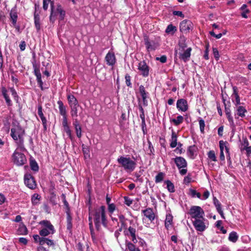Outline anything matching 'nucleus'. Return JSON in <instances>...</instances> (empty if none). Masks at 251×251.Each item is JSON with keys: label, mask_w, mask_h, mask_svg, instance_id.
Returning a JSON list of instances; mask_svg holds the SVG:
<instances>
[{"label": "nucleus", "mask_w": 251, "mask_h": 251, "mask_svg": "<svg viewBox=\"0 0 251 251\" xmlns=\"http://www.w3.org/2000/svg\"><path fill=\"white\" fill-rule=\"evenodd\" d=\"M177 30L176 27L173 25L172 24H170L167 27L165 32L167 34L173 35Z\"/></svg>", "instance_id": "obj_32"}, {"label": "nucleus", "mask_w": 251, "mask_h": 251, "mask_svg": "<svg viewBox=\"0 0 251 251\" xmlns=\"http://www.w3.org/2000/svg\"><path fill=\"white\" fill-rule=\"evenodd\" d=\"M176 108L179 111H187L188 109L187 101L184 99H178L176 102Z\"/></svg>", "instance_id": "obj_14"}, {"label": "nucleus", "mask_w": 251, "mask_h": 251, "mask_svg": "<svg viewBox=\"0 0 251 251\" xmlns=\"http://www.w3.org/2000/svg\"><path fill=\"white\" fill-rule=\"evenodd\" d=\"M128 231L129 232V234H127V235L128 236L130 235L131 237V240L133 243H136L137 242V240L136 236V229L132 226H129L128 228Z\"/></svg>", "instance_id": "obj_24"}, {"label": "nucleus", "mask_w": 251, "mask_h": 251, "mask_svg": "<svg viewBox=\"0 0 251 251\" xmlns=\"http://www.w3.org/2000/svg\"><path fill=\"white\" fill-rule=\"evenodd\" d=\"M89 226L90 233H92L93 234L94 230L93 226L92 217L90 216L89 217Z\"/></svg>", "instance_id": "obj_54"}, {"label": "nucleus", "mask_w": 251, "mask_h": 251, "mask_svg": "<svg viewBox=\"0 0 251 251\" xmlns=\"http://www.w3.org/2000/svg\"><path fill=\"white\" fill-rule=\"evenodd\" d=\"M142 213L144 216L143 218V221H145L146 219H147L151 223H152L155 219V214L151 208H147L145 210H142Z\"/></svg>", "instance_id": "obj_12"}, {"label": "nucleus", "mask_w": 251, "mask_h": 251, "mask_svg": "<svg viewBox=\"0 0 251 251\" xmlns=\"http://www.w3.org/2000/svg\"><path fill=\"white\" fill-rule=\"evenodd\" d=\"M34 24L36 29L38 31L40 29V17L38 14H34Z\"/></svg>", "instance_id": "obj_37"}, {"label": "nucleus", "mask_w": 251, "mask_h": 251, "mask_svg": "<svg viewBox=\"0 0 251 251\" xmlns=\"http://www.w3.org/2000/svg\"><path fill=\"white\" fill-rule=\"evenodd\" d=\"M177 135L176 133L173 130L171 134V138L170 139V147L171 148H174L176 147L177 145Z\"/></svg>", "instance_id": "obj_20"}, {"label": "nucleus", "mask_w": 251, "mask_h": 251, "mask_svg": "<svg viewBox=\"0 0 251 251\" xmlns=\"http://www.w3.org/2000/svg\"><path fill=\"white\" fill-rule=\"evenodd\" d=\"M25 183L27 187L31 189H34L36 186L35 181L33 176L30 174L25 175Z\"/></svg>", "instance_id": "obj_13"}, {"label": "nucleus", "mask_w": 251, "mask_h": 251, "mask_svg": "<svg viewBox=\"0 0 251 251\" xmlns=\"http://www.w3.org/2000/svg\"><path fill=\"white\" fill-rule=\"evenodd\" d=\"M105 60L108 65L114 66L116 62L114 53L113 51H109L105 57Z\"/></svg>", "instance_id": "obj_15"}, {"label": "nucleus", "mask_w": 251, "mask_h": 251, "mask_svg": "<svg viewBox=\"0 0 251 251\" xmlns=\"http://www.w3.org/2000/svg\"><path fill=\"white\" fill-rule=\"evenodd\" d=\"M119 218L120 220V222L121 223L122 225L124 226L125 224V222L126 221V219L125 218V216L123 215H120L119 216Z\"/></svg>", "instance_id": "obj_60"}, {"label": "nucleus", "mask_w": 251, "mask_h": 251, "mask_svg": "<svg viewBox=\"0 0 251 251\" xmlns=\"http://www.w3.org/2000/svg\"><path fill=\"white\" fill-rule=\"evenodd\" d=\"M213 53L215 59L217 60H218L220 57V55L217 48H213Z\"/></svg>", "instance_id": "obj_51"}, {"label": "nucleus", "mask_w": 251, "mask_h": 251, "mask_svg": "<svg viewBox=\"0 0 251 251\" xmlns=\"http://www.w3.org/2000/svg\"><path fill=\"white\" fill-rule=\"evenodd\" d=\"M63 127V130L66 133L68 136L71 139L72 135H71V131L70 128L69 126Z\"/></svg>", "instance_id": "obj_48"}, {"label": "nucleus", "mask_w": 251, "mask_h": 251, "mask_svg": "<svg viewBox=\"0 0 251 251\" xmlns=\"http://www.w3.org/2000/svg\"><path fill=\"white\" fill-rule=\"evenodd\" d=\"M41 196L35 193L34 194L31 199V202L32 205H36L40 203V201L41 200Z\"/></svg>", "instance_id": "obj_31"}, {"label": "nucleus", "mask_w": 251, "mask_h": 251, "mask_svg": "<svg viewBox=\"0 0 251 251\" xmlns=\"http://www.w3.org/2000/svg\"><path fill=\"white\" fill-rule=\"evenodd\" d=\"M208 46H209L208 44L205 46V50L204 51V55H203V57L206 60H208L209 59V56H208V52H209Z\"/></svg>", "instance_id": "obj_53"}, {"label": "nucleus", "mask_w": 251, "mask_h": 251, "mask_svg": "<svg viewBox=\"0 0 251 251\" xmlns=\"http://www.w3.org/2000/svg\"><path fill=\"white\" fill-rule=\"evenodd\" d=\"M38 114L42 121V124L44 126V130H46L47 121L43 114V113L42 112V107L41 106H39L38 107Z\"/></svg>", "instance_id": "obj_19"}, {"label": "nucleus", "mask_w": 251, "mask_h": 251, "mask_svg": "<svg viewBox=\"0 0 251 251\" xmlns=\"http://www.w3.org/2000/svg\"><path fill=\"white\" fill-rule=\"evenodd\" d=\"M117 161L127 172H132L136 166V162L131 160L129 157L121 156L117 159Z\"/></svg>", "instance_id": "obj_4"}, {"label": "nucleus", "mask_w": 251, "mask_h": 251, "mask_svg": "<svg viewBox=\"0 0 251 251\" xmlns=\"http://www.w3.org/2000/svg\"><path fill=\"white\" fill-rule=\"evenodd\" d=\"M193 27V24L190 21L184 20L180 23L179 30L181 32L186 33L192 30Z\"/></svg>", "instance_id": "obj_10"}, {"label": "nucleus", "mask_w": 251, "mask_h": 251, "mask_svg": "<svg viewBox=\"0 0 251 251\" xmlns=\"http://www.w3.org/2000/svg\"><path fill=\"white\" fill-rule=\"evenodd\" d=\"M227 144V143L226 142H224L222 140L220 141L219 142V146H220V151H223L225 149V147Z\"/></svg>", "instance_id": "obj_50"}, {"label": "nucleus", "mask_w": 251, "mask_h": 251, "mask_svg": "<svg viewBox=\"0 0 251 251\" xmlns=\"http://www.w3.org/2000/svg\"><path fill=\"white\" fill-rule=\"evenodd\" d=\"M188 214L190 216L192 222L203 219L205 214L203 209L199 206H192L190 207Z\"/></svg>", "instance_id": "obj_6"}, {"label": "nucleus", "mask_w": 251, "mask_h": 251, "mask_svg": "<svg viewBox=\"0 0 251 251\" xmlns=\"http://www.w3.org/2000/svg\"><path fill=\"white\" fill-rule=\"evenodd\" d=\"M199 125H200V128L201 132V133H203L204 130V127H205L204 121L203 119H202L201 118L199 120Z\"/></svg>", "instance_id": "obj_46"}, {"label": "nucleus", "mask_w": 251, "mask_h": 251, "mask_svg": "<svg viewBox=\"0 0 251 251\" xmlns=\"http://www.w3.org/2000/svg\"><path fill=\"white\" fill-rule=\"evenodd\" d=\"M207 155L208 158L211 159L212 161H216L217 158L215 155V151H210L208 153Z\"/></svg>", "instance_id": "obj_44"}, {"label": "nucleus", "mask_w": 251, "mask_h": 251, "mask_svg": "<svg viewBox=\"0 0 251 251\" xmlns=\"http://www.w3.org/2000/svg\"><path fill=\"white\" fill-rule=\"evenodd\" d=\"M244 150L246 151L247 155L248 156H251V147L249 146L247 148H245Z\"/></svg>", "instance_id": "obj_64"}, {"label": "nucleus", "mask_w": 251, "mask_h": 251, "mask_svg": "<svg viewBox=\"0 0 251 251\" xmlns=\"http://www.w3.org/2000/svg\"><path fill=\"white\" fill-rule=\"evenodd\" d=\"M173 14L174 15L180 17L181 18H184V14L182 13V12L181 11H173Z\"/></svg>", "instance_id": "obj_56"}, {"label": "nucleus", "mask_w": 251, "mask_h": 251, "mask_svg": "<svg viewBox=\"0 0 251 251\" xmlns=\"http://www.w3.org/2000/svg\"><path fill=\"white\" fill-rule=\"evenodd\" d=\"M125 79H126V85L127 86L131 87V83L130 82L131 77L130 76V75L128 74L126 75Z\"/></svg>", "instance_id": "obj_47"}, {"label": "nucleus", "mask_w": 251, "mask_h": 251, "mask_svg": "<svg viewBox=\"0 0 251 251\" xmlns=\"http://www.w3.org/2000/svg\"><path fill=\"white\" fill-rule=\"evenodd\" d=\"M14 163L18 166H22L26 162V159L24 154L19 152L16 150L13 154Z\"/></svg>", "instance_id": "obj_9"}, {"label": "nucleus", "mask_w": 251, "mask_h": 251, "mask_svg": "<svg viewBox=\"0 0 251 251\" xmlns=\"http://www.w3.org/2000/svg\"><path fill=\"white\" fill-rule=\"evenodd\" d=\"M213 203L215 206L217 211L222 209L221 204L219 200L215 197L213 198Z\"/></svg>", "instance_id": "obj_41"}, {"label": "nucleus", "mask_w": 251, "mask_h": 251, "mask_svg": "<svg viewBox=\"0 0 251 251\" xmlns=\"http://www.w3.org/2000/svg\"><path fill=\"white\" fill-rule=\"evenodd\" d=\"M210 193L208 190H205L203 194V197H201V200H206L209 197Z\"/></svg>", "instance_id": "obj_58"}, {"label": "nucleus", "mask_w": 251, "mask_h": 251, "mask_svg": "<svg viewBox=\"0 0 251 251\" xmlns=\"http://www.w3.org/2000/svg\"><path fill=\"white\" fill-rule=\"evenodd\" d=\"M43 8L44 10H47L48 8L49 4L50 3L51 7V13L50 17V21L53 22L55 19L53 18V8H54V3L53 2L51 1V0H43Z\"/></svg>", "instance_id": "obj_16"}, {"label": "nucleus", "mask_w": 251, "mask_h": 251, "mask_svg": "<svg viewBox=\"0 0 251 251\" xmlns=\"http://www.w3.org/2000/svg\"><path fill=\"white\" fill-rule=\"evenodd\" d=\"M192 51L191 47H187L186 38L181 36L178 43V48L175 49V55H178L180 59L186 62L189 60Z\"/></svg>", "instance_id": "obj_1"}, {"label": "nucleus", "mask_w": 251, "mask_h": 251, "mask_svg": "<svg viewBox=\"0 0 251 251\" xmlns=\"http://www.w3.org/2000/svg\"><path fill=\"white\" fill-rule=\"evenodd\" d=\"M46 244L49 246H54V245L53 240L49 239L47 238H46Z\"/></svg>", "instance_id": "obj_61"}, {"label": "nucleus", "mask_w": 251, "mask_h": 251, "mask_svg": "<svg viewBox=\"0 0 251 251\" xmlns=\"http://www.w3.org/2000/svg\"><path fill=\"white\" fill-rule=\"evenodd\" d=\"M194 227L198 232H202L208 227V222L204 217L192 222Z\"/></svg>", "instance_id": "obj_7"}, {"label": "nucleus", "mask_w": 251, "mask_h": 251, "mask_svg": "<svg viewBox=\"0 0 251 251\" xmlns=\"http://www.w3.org/2000/svg\"><path fill=\"white\" fill-rule=\"evenodd\" d=\"M196 151L197 147L195 146H191L188 149L187 153L190 157H193Z\"/></svg>", "instance_id": "obj_35"}, {"label": "nucleus", "mask_w": 251, "mask_h": 251, "mask_svg": "<svg viewBox=\"0 0 251 251\" xmlns=\"http://www.w3.org/2000/svg\"><path fill=\"white\" fill-rule=\"evenodd\" d=\"M30 167L32 170L34 171H37L39 170V167L37 163V162L34 161L32 160L30 161Z\"/></svg>", "instance_id": "obj_45"}, {"label": "nucleus", "mask_w": 251, "mask_h": 251, "mask_svg": "<svg viewBox=\"0 0 251 251\" xmlns=\"http://www.w3.org/2000/svg\"><path fill=\"white\" fill-rule=\"evenodd\" d=\"M141 127H142V129L143 130V132L145 134L146 133V124L145 120L142 121Z\"/></svg>", "instance_id": "obj_59"}, {"label": "nucleus", "mask_w": 251, "mask_h": 251, "mask_svg": "<svg viewBox=\"0 0 251 251\" xmlns=\"http://www.w3.org/2000/svg\"><path fill=\"white\" fill-rule=\"evenodd\" d=\"M10 20L12 22V26L16 29H19V26L17 25L18 14L15 9H12L10 12Z\"/></svg>", "instance_id": "obj_17"}, {"label": "nucleus", "mask_w": 251, "mask_h": 251, "mask_svg": "<svg viewBox=\"0 0 251 251\" xmlns=\"http://www.w3.org/2000/svg\"><path fill=\"white\" fill-rule=\"evenodd\" d=\"M165 183L167 184V189L170 192L173 193L175 191L174 185L171 181L167 180L165 181Z\"/></svg>", "instance_id": "obj_39"}, {"label": "nucleus", "mask_w": 251, "mask_h": 251, "mask_svg": "<svg viewBox=\"0 0 251 251\" xmlns=\"http://www.w3.org/2000/svg\"><path fill=\"white\" fill-rule=\"evenodd\" d=\"M67 99L70 106H74L78 105V102L75 97L72 94L67 95Z\"/></svg>", "instance_id": "obj_21"}, {"label": "nucleus", "mask_w": 251, "mask_h": 251, "mask_svg": "<svg viewBox=\"0 0 251 251\" xmlns=\"http://www.w3.org/2000/svg\"><path fill=\"white\" fill-rule=\"evenodd\" d=\"M164 174L160 172L159 173L155 176V181L156 183H159L161 182L164 178Z\"/></svg>", "instance_id": "obj_43"}, {"label": "nucleus", "mask_w": 251, "mask_h": 251, "mask_svg": "<svg viewBox=\"0 0 251 251\" xmlns=\"http://www.w3.org/2000/svg\"><path fill=\"white\" fill-rule=\"evenodd\" d=\"M61 197H62V198L63 199V201L64 206H65V208H66V212L67 213V214L68 215H69L70 207H69V203L66 200L65 196V195L64 194H62Z\"/></svg>", "instance_id": "obj_40"}, {"label": "nucleus", "mask_w": 251, "mask_h": 251, "mask_svg": "<svg viewBox=\"0 0 251 251\" xmlns=\"http://www.w3.org/2000/svg\"><path fill=\"white\" fill-rule=\"evenodd\" d=\"M19 241L20 243H21L24 245H26L27 243V240L26 238H24V237L19 238Z\"/></svg>", "instance_id": "obj_63"}, {"label": "nucleus", "mask_w": 251, "mask_h": 251, "mask_svg": "<svg viewBox=\"0 0 251 251\" xmlns=\"http://www.w3.org/2000/svg\"><path fill=\"white\" fill-rule=\"evenodd\" d=\"M116 208L115 205L114 203H111L108 205V210L110 213L112 214L115 211Z\"/></svg>", "instance_id": "obj_49"}, {"label": "nucleus", "mask_w": 251, "mask_h": 251, "mask_svg": "<svg viewBox=\"0 0 251 251\" xmlns=\"http://www.w3.org/2000/svg\"><path fill=\"white\" fill-rule=\"evenodd\" d=\"M138 69L143 77L149 76L150 68L145 61H142L139 63Z\"/></svg>", "instance_id": "obj_11"}, {"label": "nucleus", "mask_w": 251, "mask_h": 251, "mask_svg": "<svg viewBox=\"0 0 251 251\" xmlns=\"http://www.w3.org/2000/svg\"><path fill=\"white\" fill-rule=\"evenodd\" d=\"M177 167L179 170V173L181 175L184 176L187 172L186 169L187 163L186 160L182 157H176L173 159Z\"/></svg>", "instance_id": "obj_8"}, {"label": "nucleus", "mask_w": 251, "mask_h": 251, "mask_svg": "<svg viewBox=\"0 0 251 251\" xmlns=\"http://www.w3.org/2000/svg\"><path fill=\"white\" fill-rule=\"evenodd\" d=\"M249 141L247 138H243L242 140L241 141V150H244L245 148L249 147Z\"/></svg>", "instance_id": "obj_42"}, {"label": "nucleus", "mask_w": 251, "mask_h": 251, "mask_svg": "<svg viewBox=\"0 0 251 251\" xmlns=\"http://www.w3.org/2000/svg\"><path fill=\"white\" fill-rule=\"evenodd\" d=\"M60 114L63 117H67V112L65 107L64 106L63 103L61 100L57 101Z\"/></svg>", "instance_id": "obj_26"}, {"label": "nucleus", "mask_w": 251, "mask_h": 251, "mask_svg": "<svg viewBox=\"0 0 251 251\" xmlns=\"http://www.w3.org/2000/svg\"><path fill=\"white\" fill-rule=\"evenodd\" d=\"M76 134L77 137L80 138L81 136V126L75 127Z\"/></svg>", "instance_id": "obj_55"}, {"label": "nucleus", "mask_w": 251, "mask_h": 251, "mask_svg": "<svg viewBox=\"0 0 251 251\" xmlns=\"http://www.w3.org/2000/svg\"><path fill=\"white\" fill-rule=\"evenodd\" d=\"M238 235L236 232L232 231L229 233L228 239L229 241L235 243L238 240Z\"/></svg>", "instance_id": "obj_33"}, {"label": "nucleus", "mask_w": 251, "mask_h": 251, "mask_svg": "<svg viewBox=\"0 0 251 251\" xmlns=\"http://www.w3.org/2000/svg\"><path fill=\"white\" fill-rule=\"evenodd\" d=\"M225 112H226V115L228 121L229 123L230 127L232 129L234 128L235 127V125L234 124L233 118L231 115L230 109L229 108L226 107L225 108Z\"/></svg>", "instance_id": "obj_23"}, {"label": "nucleus", "mask_w": 251, "mask_h": 251, "mask_svg": "<svg viewBox=\"0 0 251 251\" xmlns=\"http://www.w3.org/2000/svg\"><path fill=\"white\" fill-rule=\"evenodd\" d=\"M79 106L78 105L70 106L71 107V111L70 113L73 118H77L78 116V110L77 108Z\"/></svg>", "instance_id": "obj_34"}, {"label": "nucleus", "mask_w": 251, "mask_h": 251, "mask_svg": "<svg viewBox=\"0 0 251 251\" xmlns=\"http://www.w3.org/2000/svg\"><path fill=\"white\" fill-rule=\"evenodd\" d=\"M126 244L129 251H140L138 248H136L134 244L130 242L126 241Z\"/></svg>", "instance_id": "obj_36"}, {"label": "nucleus", "mask_w": 251, "mask_h": 251, "mask_svg": "<svg viewBox=\"0 0 251 251\" xmlns=\"http://www.w3.org/2000/svg\"><path fill=\"white\" fill-rule=\"evenodd\" d=\"M247 112L246 108L242 106H237L236 107V114L237 115L241 117H244L245 116V113Z\"/></svg>", "instance_id": "obj_29"}, {"label": "nucleus", "mask_w": 251, "mask_h": 251, "mask_svg": "<svg viewBox=\"0 0 251 251\" xmlns=\"http://www.w3.org/2000/svg\"><path fill=\"white\" fill-rule=\"evenodd\" d=\"M39 225L41 226L39 231V235L41 236L46 237L55 232L54 226L49 221H41L39 222Z\"/></svg>", "instance_id": "obj_5"}, {"label": "nucleus", "mask_w": 251, "mask_h": 251, "mask_svg": "<svg viewBox=\"0 0 251 251\" xmlns=\"http://www.w3.org/2000/svg\"><path fill=\"white\" fill-rule=\"evenodd\" d=\"M25 133V131L24 129L19 126H15L11 129L10 135L18 144V147L20 148L22 151L25 150L24 145V136Z\"/></svg>", "instance_id": "obj_3"}, {"label": "nucleus", "mask_w": 251, "mask_h": 251, "mask_svg": "<svg viewBox=\"0 0 251 251\" xmlns=\"http://www.w3.org/2000/svg\"><path fill=\"white\" fill-rule=\"evenodd\" d=\"M139 92L143 99V103L144 105H147V101L146 98H147L148 93L146 92L145 88L143 85L139 87Z\"/></svg>", "instance_id": "obj_25"}, {"label": "nucleus", "mask_w": 251, "mask_h": 251, "mask_svg": "<svg viewBox=\"0 0 251 251\" xmlns=\"http://www.w3.org/2000/svg\"><path fill=\"white\" fill-rule=\"evenodd\" d=\"M173 217L171 214L166 215L165 221V226L166 228L168 229L173 225Z\"/></svg>", "instance_id": "obj_27"}, {"label": "nucleus", "mask_w": 251, "mask_h": 251, "mask_svg": "<svg viewBox=\"0 0 251 251\" xmlns=\"http://www.w3.org/2000/svg\"><path fill=\"white\" fill-rule=\"evenodd\" d=\"M184 121V118L181 115L177 116L176 119H170V122L174 124L175 126H178L180 124L183 123Z\"/></svg>", "instance_id": "obj_30"}, {"label": "nucleus", "mask_w": 251, "mask_h": 251, "mask_svg": "<svg viewBox=\"0 0 251 251\" xmlns=\"http://www.w3.org/2000/svg\"><path fill=\"white\" fill-rule=\"evenodd\" d=\"M157 60H159L161 63H165L167 61V57L165 55H162L160 57H157Z\"/></svg>", "instance_id": "obj_57"}, {"label": "nucleus", "mask_w": 251, "mask_h": 251, "mask_svg": "<svg viewBox=\"0 0 251 251\" xmlns=\"http://www.w3.org/2000/svg\"><path fill=\"white\" fill-rule=\"evenodd\" d=\"M125 203L127 206H130L132 203V200L128 197H124Z\"/></svg>", "instance_id": "obj_52"}, {"label": "nucleus", "mask_w": 251, "mask_h": 251, "mask_svg": "<svg viewBox=\"0 0 251 251\" xmlns=\"http://www.w3.org/2000/svg\"><path fill=\"white\" fill-rule=\"evenodd\" d=\"M25 41H22L19 46L21 50L24 51L25 49Z\"/></svg>", "instance_id": "obj_62"}, {"label": "nucleus", "mask_w": 251, "mask_h": 251, "mask_svg": "<svg viewBox=\"0 0 251 251\" xmlns=\"http://www.w3.org/2000/svg\"><path fill=\"white\" fill-rule=\"evenodd\" d=\"M94 216V222L96 228L99 230L101 224L104 226H107V220L105 216V207L101 206L100 208L95 210Z\"/></svg>", "instance_id": "obj_2"}, {"label": "nucleus", "mask_w": 251, "mask_h": 251, "mask_svg": "<svg viewBox=\"0 0 251 251\" xmlns=\"http://www.w3.org/2000/svg\"><path fill=\"white\" fill-rule=\"evenodd\" d=\"M233 94L232 95V100L237 106L240 104V99L238 94L237 88L236 86L233 87Z\"/></svg>", "instance_id": "obj_18"}, {"label": "nucleus", "mask_w": 251, "mask_h": 251, "mask_svg": "<svg viewBox=\"0 0 251 251\" xmlns=\"http://www.w3.org/2000/svg\"><path fill=\"white\" fill-rule=\"evenodd\" d=\"M56 11L59 14V21H63L65 18L66 12L64 10L60 4H58L57 5Z\"/></svg>", "instance_id": "obj_28"}, {"label": "nucleus", "mask_w": 251, "mask_h": 251, "mask_svg": "<svg viewBox=\"0 0 251 251\" xmlns=\"http://www.w3.org/2000/svg\"><path fill=\"white\" fill-rule=\"evenodd\" d=\"M145 44L149 51L155 50L157 48L156 44L153 41L150 42L148 38L145 39Z\"/></svg>", "instance_id": "obj_22"}, {"label": "nucleus", "mask_w": 251, "mask_h": 251, "mask_svg": "<svg viewBox=\"0 0 251 251\" xmlns=\"http://www.w3.org/2000/svg\"><path fill=\"white\" fill-rule=\"evenodd\" d=\"M190 195L192 198L197 197L200 199H201V193L198 192L196 190L192 189L189 190Z\"/></svg>", "instance_id": "obj_38"}]
</instances>
